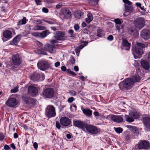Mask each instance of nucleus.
<instances>
[{"instance_id":"79ce46f5","label":"nucleus","mask_w":150,"mask_h":150,"mask_svg":"<svg viewBox=\"0 0 150 150\" xmlns=\"http://www.w3.org/2000/svg\"><path fill=\"white\" fill-rule=\"evenodd\" d=\"M102 30L101 29H98L97 31V36L98 37H101L103 36V34L101 33Z\"/></svg>"},{"instance_id":"a18cd8bd","label":"nucleus","mask_w":150,"mask_h":150,"mask_svg":"<svg viewBox=\"0 0 150 150\" xmlns=\"http://www.w3.org/2000/svg\"><path fill=\"white\" fill-rule=\"evenodd\" d=\"M37 51L38 54L46 55V53L45 52L42 50H41L38 49L37 50Z\"/></svg>"},{"instance_id":"c03bdc74","label":"nucleus","mask_w":150,"mask_h":150,"mask_svg":"<svg viewBox=\"0 0 150 150\" xmlns=\"http://www.w3.org/2000/svg\"><path fill=\"white\" fill-rule=\"evenodd\" d=\"M70 109L71 111H75L76 110V106L75 104H72L70 107Z\"/></svg>"},{"instance_id":"f704fd0d","label":"nucleus","mask_w":150,"mask_h":150,"mask_svg":"<svg viewBox=\"0 0 150 150\" xmlns=\"http://www.w3.org/2000/svg\"><path fill=\"white\" fill-rule=\"evenodd\" d=\"M126 11L127 12H130L132 11L133 8L132 5H125Z\"/></svg>"},{"instance_id":"473e14b6","label":"nucleus","mask_w":150,"mask_h":150,"mask_svg":"<svg viewBox=\"0 0 150 150\" xmlns=\"http://www.w3.org/2000/svg\"><path fill=\"white\" fill-rule=\"evenodd\" d=\"M27 21H28V20L26 19V18L24 17L21 20L18 22L17 25L18 26H20L25 24L27 22Z\"/></svg>"},{"instance_id":"cd10ccee","label":"nucleus","mask_w":150,"mask_h":150,"mask_svg":"<svg viewBox=\"0 0 150 150\" xmlns=\"http://www.w3.org/2000/svg\"><path fill=\"white\" fill-rule=\"evenodd\" d=\"M82 111L85 115L88 117H90L92 114V110L89 109H83L82 110Z\"/></svg>"},{"instance_id":"2f4dec72","label":"nucleus","mask_w":150,"mask_h":150,"mask_svg":"<svg viewBox=\"0 0 150 150\" xmlns=\"http://www.w3.org/2000/svg\"><path fill=\"white\" fill-rule=\"evenodd\" d=\"M27 21H28V20L26 19V18L24 17L21 20L18 22L17 25L18 26H20L25 24L27 22Z\"/></svg>"},{"instance_id":"4be33fe9","label":"nucleus","mask_w":150,"mask_h":150,"mask_svg":"<svg viewBox=\"0 0 150 150\" xmlns=\"http://www.w3.org/2000/svg\"><path fill=\"white\" fill-rule=\"evenodd\" d=\"M22 37L21 35L20 34L17 35L10 42V44L12 45H16Z\"/></svg>"},{"instance_id":"603ef678","label":"nucleus","mask_w":150,"mask_h":150,"mask_svg":"<svg viewBox=\"0 0 150 150\" xmlns=\"http://www.w3.org/2000/svg\"><path fill=\"white\" fill-rule=\"evenodd\" d=\"M70 61L72 64H74L75 63V60L74 57L72 56L71 57Z\"/></svg>"},{"instance_id":"f3484780","label":"nucleus","mask_w":150,"mask_h":150,"mask_svg":"<svg viewBox=\"0 0 150 150\" xmlns=\"http://www.w3.org/2000/svg\"><path fill=\"white\" fill-rule=\"evenodd\" d=\"M141 35L145 40L149 39L150 38V30L146 29L142 30L141 33Z\"/></svg>"},{"instance_id":"338daca9","label":"nucleus","mask_w":150,"mask_h":150,"mask_svg":"<svg viewBox=\"0 0 150 150\" xmlns=\"http://www.w3.org/2000/svg\"><path fill=\"white\" fill-rule=\"evenodd\" d=\"M42 11L43 12L47 13L48 11V9L45 8H43L42 9Z\"/></svg>"},{"instance_id":"2eb2a0df","label":"nucleus","mask_w":150,"mask_h":150,"mask_svg":"<svg viewBox=\"0 0 150 150\" xmlns=\"http://www.w3.org/2000/svg\"><path fill=\"white\" fill-rule=\"evenodd\" d=\"M127 127L133 132V134L132 137L133 138H137L139 134V132L137 128L135 126H132L130 125H128Z\"/></svg>"},{"instance_id":"f8f14e48","label":"nucleus","mask_w":150,"mask_h":150,"mask_svg":"<svg viewBox=\"0 0 150 150\" xmlns=\"http://www.w3.org/2000/svg\"><path fill=\"white\" fill-rule=\"evenodd\" d=\"M150 144L147 141L142 140L139 142L137 144V147L139 149H147L149 147Z\"/></svg>"},{"instance_id":"58836bf2","label":"nucleus","mask_w":150,"mask_h":150,"mask_svg":"<svg viewBox=\"0 0 150 150\" xmlns=\"http://www.w3.org/2000/svg\"><path fill=\"white\" fill-rule=\"evenodd\" d=\"M88 43L87 41L83 42H82V44L79 46L80 49H82L84 47L87 45Z\"/></svg>"},{"instance_id":"4d7b16f0","label":"nucleus","mask_w":150,"mask_h":150,"mask_svg":"<svg viewBox=\"0 0 150 150\" xmlns=\"http://www.w3.org/2000/svg\"><path fill=\"white\" fill-rule=\"evenodd\" d=\"M74 30L77 31V30H79V25L78 24H75L74 25Z\"/></svg>"},{"instance_id":"ea45409f","label":"nucleus","mask_w":150,"mask_h":150,"mask_svg":"<svg viewBox=\"0 0 150 150\" xmlns=\"http://www.w3.org/2000/svg\"><path fill=\"white\" fill-rule=\"evenodd\" d=\"M115 131L118 133H122L123 130V129L121 127H117L115 128Z\"/></svg>"},{"instance_id":"423d86ee","label":"nucleus","mask_w":150,"mask_h":150,"mask_svg":"<svg viewBox=\"0 0 150 150\" xmlns=\"http://www.w3.org/2000/svg\"><path fill=\"white\" fill-rule=\"evenodd\" d=\"M134 25L137 28L142 29L145 25L144 18L142 17L138 18L134 21Z\"/></svg>"},{"instance_id":"4468645a","label":"nucleus","mask_w":150,"mask_h":150,"mask_svg":"<svg viewBox=\"0 0 150 150\" xmlns=\"http://www.w3.org/2000/svg\"><path fill=\"white\" fill-rule=\"evenodd\" d=\"M50 33L49 30H47L42 31L41 33L35 32L32 33L34 36L37 37L41 38H43L46 37Z\"/></svg>"},{"instance_id":"8fccbe9b","label":"nucleus","mask_w":150,"mask_h":150,"mask_svg":"<svg viewBox=\"0 0 150 150\" xmlns=\"http://www.w3.org/2000/svg\"><path fill=\"white\" fill-rule=\"evenodd\" d=\"M30 33L28 30H25L22 33V35L23 36H26Z\"/></svg>"},{"instance_id":"6e6d98bb","label":"nucleus","mask_w":150,"mask_h":150,"mask_svg":"<svg viewBox=\"0 0 150 150\" xmlns=\"http://www.w3.org/2000/svg\"><path fill=\"white\" fill-rule=\"evenodd\" d=\"M93 115L96 119H97L98 117L100 116L99 112H93Z\"/></svg>"},{"instance_id":"69168bd1","label":"nucleus","mask_w":150,"mask_h":150,"mask_svg":"<svg viewBox=\"0 0 150 150\" xmlns=\"http://www.w3.org/2000/svg\"><path fill=\"white\" fill-rule=\"evenodd\" d=\"M35 1L37 5H39L40 4V3L42 1V0H35Z\"/></svg>"},{"instance_id":"20e7f679","label":"nucleus","mask_w":150,"mask_h":150,"mask_svg":"<svg viewBox=\"0 0 150 150\" xmlns=\"http://www.w3.org/2000/svg\"><path fill=\"white\" fill-rule=\"evenodd\" d=\"M11 59L13 64L17 67L20 65L22 62L21 57L18 54L13 55Z\"/></svg>"},{"instance_id":"c85d7f7f","label":"nucleus","mask_w":150,"mask_h":150,"mask_svg":"<svg viewBox=\"0 0 150 150\" xmlns=\"http://www.w3.org/2000/svg\"><path fill=\"white\" fill-rule=\"evenodd\" d=\"M129 115L130 116L134 119H136L140 115V113L137 112H132L129 113Z\"/></svg>"},{"instance_id":"bb28decb","label":"nucleus","mask_w":150,"mask_h":150,"mask_svg":"<svg viewBox=\"0 0 150 150\" xmlns=\"http://www.w3.org/2000/svg\"><path fill=\"white\" fill-rule=\"evenodd\" d=\"M74 14L76 18L79 19L83 16L84 13L80 11H76L74 12Z\"/></svg>"},{"instance_id":"0e129e2a","label":"nucleus","mask_w":150,"mask_h":150,"mask_svg":"<svg viewBox=\"0 0 150 150\" xmlns=\"http://www.w3.org/2000/svg\"><path fill=\"white\" fill-rule=\"evenodd\" d=\"M147 60L150 62V52L146 54Z\"/></svg>"},{"instance_id":"39448f33","label":"nucleus","mask_w":150,"mask_h":150,"mask_svg":"<svg viewBox=\"0 0 150 150\" xmlns=\"http://www.w3.org/2000/svg\"><path fill=\"white\" fill-rule=\"evenodd\" d=\"M54 37L57 40L64 41L66 40L67 37L66 36L65 32L62 31H57L54 33Z\"/></svg>"},{"instance_id":"b1692460","label":"nucleus","mask_w":150,"mask_h":150,"mask_svg":"<svg viewBox=\"0 0 150 150\" xmlns=\"http://www.w3.org/2000/svg\"><path fill=\"white\" fill-rule=\"evenodd\" d=\"M141 65L143 68L146 70H148L150 68V64L146 60H143L141 62Z\"/></svg>"},{"instance_id":"6ab92c4d","label":"nucleus","mask_w":150,"mask_h":150,"mask_svg":"<svg viewBox=\"0 0 150 150\" xmlns=\"http://www.w3.org/2000/svg\"><path fill=\"white\" fill-rule=\"evenodd\" d=\"M28 91L29 93L33 96L36 95L38 93L37 88L33 86H30L28 87Z\"/></svg>"},{"instance_id":"e2e57ef3","label":"nucleus","mask_w":150,"mask_h":150,"mask_svg":"<svg viewBox=\"0 0 150 150\" xmlns=\"http://www.w3.org/2000/svg\"><path fill=\"white\" fill-rule=\"evenodd\" d=\"M74 100V98L73 97H71L70 98H69L68 99V102L69 103H72L73 101Z\"/></svg>"},{"instance_id":"c9c22d12","label":"nucleus","mask_w":150,"mask_h":150,"mask_svg":"<svg viewBox=\"0 0 150 150\" xmlns=\"http://www.w3.org/2000/svg\"><path fill=\"white\" fill-rule=\"evenodd\" d=\"M99 0H89V3L92 6H95L98 4Z\"/></svg>"},{"instance_id":"e433bc0d","label":"nucleus","mask_w":150,"mask_h":150,"mask_svg":"<svg viewBox=\"0 0 150 150\" xmlns=\"http://www.w3.org/2000/svg\"><path fill=\"white\" fill-rule=\"evenodd\" d=\"M45 21L50 24H57V22L52 19L45 20Z\"/></svg>"},{"instance_id":"052dcab7","label":"nucleus","mask_w":150,"mask_h":150,"mask_svg":"<svg viewBox=\"0 0 150 150\" xmlns=\"http://www.w3.org/2000/svg\"><path fill=\"white\" fill-rule=\"evenodd\" d=\"M56 127L58 129H59L60 128L61 125L58 122H56Z\"/></svg>"},{"instance_id":"9b49d317","label":"nucleus","mask_w":150,"mask_h":150,"mask_svg":"<svg viewBox=\"0 0 150 150\" xmlns=\"http://www.w3.org/2000/svg\"><path fill=\"white\" fill-rule=\"evenodd\" d=\"M30 79L33 81H42L45 79L44 75L41 73L40 74L38 73H35L33 75L31 76Z\"/></svg>"},{"instance_id":"37998d69","label":"nucleus","mask_w":150,"mask_h":150,"mask_svg":"<svg viewBox=\"0 0 150 150\" xmlns=\"http://www.w3.org/2000/svg\"><path fill=\"white\" fill-rule=\"evenodd\" d=\"M18 91V87H16L11 90V93H15Z\"/></svg>"},{"instance_id":"f03ea898","label":"nucleus","mask_w":150,"mask_h":150,"mask_svg":"<svg viewBox=\"0 0 150 150\" xmlns=\"http://www.w3.org/2000/svg\"><path fill=\"white\" fill-rule=\"evenodd\" d=\"M148 45L147 43H145L144 44L137 43L135 46L136 53L139 56L142 55L144 54V48L147 47Z\"/></svg>"},{"instance_id":"09e8293b","label":"nucleus","mask_w":150,"mask_h":150,"mask_svg":"<svg viewBox=\"0 0 150 150\" xmlns=\"http://www.w3.org/2000/svg\"><path fill=\"white\" fill-rule=\"evenodd\" d=\"M114 22L116 24L120 25L122 23L120 20L119 18H116L114 20Z\"/></svg>"},{"instance_id":"6e6552de","label":"nucleus","mask_w":150,"mask_h":150,"mask_svg":"<svg viewBox=\"0 0 150 150\" xmlns=\"http://www.w3.org/2000/svg\"><path fill=\"white\" fill-rule=\"evenodd\" d=\"M60 18L62 19H67L71 16V13L68 9L64 8L61 10L60 11Z\"/></svg>"},{"instance_id":"bf43d9fd","label":"nucleus","mask_w":150,"mask_h":150,"mask_svg":"<svg viewBox=\"0 0 150 150\" xmlns=\"http://www.w3.org/2000/svg\"><path fill=\"white\" fill-rule=\"evenodd\" d=\"M4 138V136L1 132H0V141L3 140Z\"/></svg>"},{"instance_id":"de8ad7c7","label":"nucleus","mask_w":150,"mask_h":150,"mask_svg":"<svg viewBox=\"0 0 150 150\" xmlns=\"http://www.w3.org/2000/svg\"><path fill=\"white\" fill-rule=\"evenodd\" d=\"M34 22L35 24H42V22L41 21L40 19L36 20L34 21Z\"/></svg>"},{"instance_id":"49530a36","label":"nucleus","mask_w":150,"mask_h":150,"mask_svg":"<svg viewBox=\"0 0 150 150\" xmlns=\"http://www.w3.org/2000/svg\"><path fill=\"white\" fill-rule=\"evenodd\" d=\"M34 103V100L32 98L30 97L27 103L28 104H33Z\"/></svg>"},{"instance_id":"5fc2aeb1","label":"nucleus","mask_w":150,"mask_h":150,"mask_svg":"<svg viewBox=\"0 0 150 150\" xmlns=\"http://www.w3.org/2000/svg\"><path fill=\"white\" fill-rule=\"evenodd\" d=\"M25 29L26 30H28L30 32L31 29L30 26L29 24H27L25 26Z\"/></svg>"},{"instance_id":"774afa93","label":"nucleus","mask_w":150,"mask_h":150,"mask_svg":"<svg viewBox=\"0 0 150 150\" xmlns=\"http://www.w3.org/2000/svg\"><path fill=\"white\" fill-rule=\"evenodd\" d=\"M33 146L34 148L35 149H37L38 146V144L36 142H35L33 144Z\"/></svg>"},{"instance_id":"a19ab883","label":"nucleus","mask_w":150,"mask_h":150,"mask_svg":"<svg viewBox=\"0 0 150 150\" xmlns=\"http://www.w3.org/2000/svg\"><path fill=\"white\" fill-rule=\"evenodd\" d=\"M30 98V97L26 96H23L22 97L23 100L26 102V104H27Z\"/></svg>"},{"instance_id":"412c9836","label":"nucleus","mask_w":150,"mask_h":150,"mask_svg":"<svg viewBox=\"0 0 150 150\" xmlns=\"http://www.w3.org/2000/svg\"><path fill=\"white\" fill-rule=\"evenodd\" d=\"M111 118L114 122L118 123L122 122L123 121L122 117L118 115H112L111 116Z\"/></svg>"},{"instance_id":"f257e3e1","label":"nucleus","mask_w":150,"mask_h":150,"mask_svg":"<svg viewBox=\"0 0 150 150\" xmlns=\"http://www.w3.org/2000/svg\"><path fill=\"white\" fill-rule=\"evenodd\" d=\"M140 80V76L137 74L132 76L130 78H127L124 81L121 82L119 86L121 89L130 88L134 84V83L139 81Z\"/></svg>"},{"instance_id":"9d476101","label":"nucleus","mask_w":150,"mask_h":150,"mask_svg":"<svg viewBox=\"0 0 150 150\" xmlns=\"http://www.w3.org/2000/svg\"><path fill=\"white\" fill-rule=\"evenodd\" d=\"M18 104V101L16 98H8L6 103L7 106L13 108L16 107Z\"/></svg>"},{"instance_id":"a878e982","label":"nucleus","mask_w":150,"mask_h":150,"mask_svg":"<svg viewBox=\"0 0 150 150\" xmlns=\"http://www.w3.org/2000/svg\"><path fill=\"white\" fill-rule=\"evenodd\" d=\"M3 36L5 38L10 39L12 37V33L9 30H6L3 33Z\"/></svg>"},{"instance_id":"1a4fd4ad","label":"nucleus","mask_w":150,"mask_h":150,"mask_svg":"<svg viewBox=\"0 0 150 150\" xmlns=\"http://www.w3.org/2000/svg\"><path fill=\"white\" fill-rule=\"evenodd\" d=\"M60 122L61 125L64 127H69L72 125L70 119L66 117H61L60 120Z\"/></svg>"},{"instance_id":"7c9ffc66","label":"nucleus","mask_w":150,"mask_h":150,"mask_svg":"<svg viewBox=\"0 0 150 150\" xmlns=\"http://www.w3.org/2000/svg\"><path fill=\"white\" fill-rule=\"evenodd\" d=\"M88 17L86 18L85 20L88 23H89L93 19V16L91 13H88L87 14Z\"/></svg>"},{"instance_id":"0eeeda50","label":"nucleus","mask_w":150,"mask_h":150,"mask_svg":"<svg viewBox=\"0 0 150 150\" xmlns=\"http://www.w3.org/2000/svg\"><path fill=\"white\" fill-rule=\"evenodd\" d=\"M46 115L49 118L55 116L56 113L55 109L53 106H47L46 110Z\"/></svg>"},{"instance_id":"680f3d73","label":"nucleus","mask_w":150,"mask_h":150,"mask_svg":"<svg viewBox=\"0 0 150 150\" xmlns=\"http://www.w3.org/2000/svg\"><path fill=\"white\" fill-rule=\"evenodd\" d=\"M107 39L110 41H112L113 39V36L111 35H109L107 38Z\"/></svg>"},{"instance_id":"4c0bfd02","label":"nucleus","mask_w":150,"mask_h":150,"mask_svg":"<svg viewBox=\"0 0 150 150\" xmlns=\"http://www.w3.org/2000/svg\"><path fill=\"white\" fill-rule=\"evenodd\" d=\"M131 136L130 134L129 133H126L125 136V140L128 142L129 141L130 139Z\"/></svg>"},{"instance_id":"3c124183","label":"nucleus","mask_w":150,"mask_h":150,"mask_svg":"<svg viewBox=\"0 0 150 150\" xmlns=\"http://www.w3.org/2000/svg\"><path fill=\"white\" fill-rule=\"evenodd\" d=\"M74 30L72 29H70L68 31V33L70 35L71 37H74L73 36Z\"/></svg>"},{"instance_id":"393cba45","label":"nucleus","mask_w":150,"mask_h":150,"mask_svg":"<svg viewBox=\"0 0 150 150\" xmlns=\"http://www.w3.org/2000/svg\"><path fill=\"white\" fill-rule=\"evenodd\" d=\"M143 122L144 125L148 129L150 128V118L145 117L143 118Z\"/></svg>"},{"instance_id":"13d9d810","label":"nucleus","mask_w":150,"mask_h":150,"mask_svg":"<svg viewBox=\"0 0 150 150\" xmlns=\"http://www.w3.org/2000/svg\"><path fill=\"white\" fill-rule=\"evenodd\" d=\"M69 93L71 95L73 96H75L76 94V92L74 91H69Z\"/></svg>"},{"instance_id":"a211bd4d","label":"nucleus","mask_w":150,"mask_h":150,"mask_svg":"<svg viewBox=\"0 0 150 150\" xmlns=\"http://www.w3.org/2000/svg\"><path fill=\"white\" fill-rule=\"evenodd\" d=\"M73 125L74 126L82 129L83 130L85 129L86 124L83 122L79 120H76L74 122Z\"/></svg>"},{"instance_id":"864d4df0","label":"nucleus","mask_w":150,"mask_h":150,"mask_svg":"<svg viewBox=\"0 0 150 150\" xmlns=\"http://www.w3.org/2000/svg\"><path fill=\"white\" fill-rule=\"evenodd\" d=\"M123 2L128 5H132V3L129 0H123Z\"/></svg>"},{"instance_id":"dca6fc26","label":"nucleus","mask_w":150,"mask_h":150,"mask_svg":"<svg viewBox=\"0 0 150 150\" xmlns=\"http://www.w3.org/2000/svg\"><path fill=\"white\" fill-rule=\"evenodd\" d=\"M87 131L92 134H96L98 132V131L96 127L92 125H87L85 127Z\"/></svg>"},{"instance_id":"7ed1b4c3","label":"nucleus","mask_w":150,"mask_h":150,"mask_svg":"<svg viewBox=\"0 0 150 150\" xmlns=\"http://www.w3.org/2000/svg\"><path fill=\"white\" fill-rule=\"evenodd\" d=\"M42 95L44 98H51L54 96V91L52 88H47L42 91Z\"/></svg>"},{"instance_id":"5701e85b","label":"nucleus","mask_w":150,"mask_h":150,"mask_svg":"<svg viewBox=\"0 0 150 150\" xmlns=\"http://www.w3.org/2000/svg\"><path fill=\"white\" fill-rule=\"evenodd\" d=\"M122 47L124 48H122V49L125 48V50H129L130 47V44L129 43L127 40H122Z\"/></svg>"},{"instance_id":"ddd939ff","label":"nucleus","mask_w":150,"mask_h":150,"mask_svg":"<svg viewBox=\"0 0 150 150\" xmlns=\"http://www.w3.org/2000/svg\"><path fill=\"white\" fill-rule=\"evenodd\" d=\"M38 68L41 70H45L47 69L49 67L48 62L45 61H39L37 64Z\"/></svg>"},{"instance_id":"72a5a7b5","label":"nucleus","mask_w":150,"mask_h":150,"mask_svg":"<svg viewBox=\"0 0 150 150\" xmlns=\"http://www.w3.org/2000/svg\"><path fill=\"white\" fill-rule=\"evenodd\" d=\"M125 117L126 121L129 122H133L134 121V119L129 114V115H125Z\"/></svg>"},{"instance_id":"c756f323","label":"nucleus","mask_w":150,"mask_h":150,"mask_svg":"<svg viewBox=\"0 0 150 150\" xmlns=\"http://www.w3.org/2000/svg\"><path fill=\"white\" fill-rule=\"evenodd\" d=\"M46 29V28L45 26L37 25L34 26L33 30H45Z\"/></svg>"},{"instance_id":"aec40b11","label":"nucleus","mask_w":150,"mask_h":150,"mask_svg":"<svg viewBox=\"0 0 150 150\" xmlns=\"http://www.w3.org/2000/svg\"><path fill=\"white\" fill-rule=\"evenodd\" d=\"M54 47L52 45L50 44H46L44 47L42 48V49L47 50L51 53H54L55 51L54 50Z\"/></svg>"}]
</instances>
